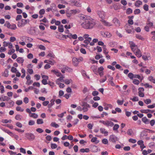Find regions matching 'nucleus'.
I'll use <instances>...</instances> for the list:
<instances>
[{"instance_id": "1", "label": "nucleus", "mask_w": 155, "mask_h": 155, "mask_svg": "<svg viewBox=\"0 0 155 155\" xmlns=\"http://www.w3.org/2000/svg\"><path fill=\"white\" fill-rule=\"evenodd\" d=\"M80 18L84 21V22L81 23V25L85 29H91L95 24L94 19L90 16L82 14L80 16Z\"/></svg>"}, {"instance_id": "2", "label": "nucleus", "mask_w": 155, "mask_h": 155, "mask_svg": "<svg viewBox=\"0 0 155 155\" xmlns=\"http://www.w3.org/2000/svg\"><path fill=\"white\" fill-rule=\"evenodd\" d=\"M4 26L9 29L12 30H15L17 28L15 24H11L8 21H6Z\"/></svg>"}, {"instance_id": "3", "label": "nucleus", "mask_w": 155, "mask_h": 155, "mask_svg": "<svg viewBox=\"0 0 155 155\" xmlns=\"http://www.w3.org/2000/svg\"><path fill=\"white\" fill-rule=\"evenodd\" d=\"M25 136L26 138L29 140L32 141L35 138V136L31 133H27L25 134Z\"/></svg>"}, {"instance_id": "4", "label": "nucleus", "mask_w": 155, "mask_h": 155, "mask_svg": "<svg viewBox=\"0 0 155 155\" xmlns=\"http://www.w3.org/2000/svg\"><path fill=\"white\" fill-rule=\"evenodd\" d=\"M99 122L102 123L104 125L107 127L109 126L112 127L114 124L113 122L110 121L108 120L106 121L100 120Z\"/></svg>"}, {"instance_id": "5", "label": "nucleus", "mask_w": 155, "mask_h": 155, "mask_svg": "<svg viewBox=\"0 0 155 155\" xmlns=\"http://www.w3.org/2000/svg\"><path fill=\"white\" fill-rule=\"evenodd\" d=\"M29 21L28 20L22 19L20 21L18 22L17 25L19 28L23 27Z\"/></svg>"}, {"instance_id": "6", "label": "nucleus", "mask_w": 155, "mask_h": 155, "mask_svg": "<svg viewBox=\"0 0 155 155\" xmlns=\"http://www.w3.org/2000/svg\"><path fill=\"white\" fill-rule=\"evenodd\" d=\"M132 51L138 57L140 58L142 56L141 52L140 50L137 48H135Z\"/></svg>"}, {"instance_id": "7", "label": "nucleus", "mask_w": 155, "mask_h": 155, "mask_svg": "<svg viewBox=\"0 0 155 155\" xmlns=\"http://www.w3.org/2000/svg\"><path fill=\"white\" fill-rule=\"evenodd\" d=\"M78 11L76 9L71 10L69 12L66 13L67 16L68 17H70L72 15H74L78 13Z\"/></svg>"}, {"instance_id": "8", "label": "nucleus", "mask_w": 155, "mask_h": 155, "mask_svg": "<svg viewBox=\"0 0 155 155\" xmlns=\"http://www.w3.org/2000/svg\"><path fill=\"white\" fill-rule=\"evenodd\" d=\"M97 14L99 16V17L101 19H104L105 17V13L103 11H97Z\"/></svg>"}, {"instance_id": "9", "label": "nucleus", "mask_w": 155, "mask_h": 155, "mask_svg": "<svg viewBox=\"0 0 155 155\" xmlns=\"http://www.w3.org/2000/svg\"><path fill=\"white\" fill-rule=\"evenodd\" d=\"M147 132H148V131H146V129L145 130L142 131L140 135V138L141 139H143L145 137L147 136Z\"/></svg>"}, {"instance_id": "10", "label": "nucleus", "mask_w": 155, "mask_h": 155, "mask_svg": "<svg viewBox=\"0 0 155 155\" xmlns=\"http://www.w3.org/2000/svg\"><path fill=\"white\" fill-rule=\"evenodd\" d=\"M71 5L73 6H75L77 7H80L81 6V4L76 1H71Z\"/></svg>"}, {"instance_id": "11", "label": "nucleus", "mask_w": 155, "mask_h": 155, "mask_svg": "<svg viewBox=\"0 0 155 155\" xmlns=\"http://www.w3.org/2000/svg\"><path fill=\"white\" fill-rule=\"evenodd\" d=\"M113 22L116 26L119 27L120 26V22L117 18H114L113 20Z\"/></svg>"}, {"instance_id": "12", "label": "nucleus", "mask_w": 155, "mask_h": 155, "mask_svg": "<svg viewBox=\"0 0 155 155\" xmlns=\"http://www.w3.org/2000/svg\"><path fill=\"white\" fill-rule=\"evenodd\" d=\"M129 44L130 45V47L132 51L134 50L135 48H137V45H136L132 41H130L129 42Z\"/></svg>"}, {"instance_id": "13", "label": "nucleus", "mask_w": 155, "mask_h": 155, "mask_svg": "<svg viewBox=\"0 0 155 155\" xmlns=\"http://www.w3.org/2000/svg\"><path fill=\"white\" fill-rule=\"evenodd\" d=\"M51 72L54 73L58 77H60L61 76H62L61 73L59 72L58 70H52L51 71Z\"/></svg>"}, {"instance_id": "14", "label": "nucleus", "mask_w": 155, "mask_h": 155, "mask_svg": "<svg viewBox=\"0 0 155 155\" xmlns=\"http://www.w3.org/2000/svg\"><path fill=\"white\" fill-rule=\"evenodd\" d=\"M72 60L73 64L74 66H76L79 64L77 58L75 57L73 58Z\"/></svg>"}, {"instance_id": "15", "label": "nucleus", "mask_w": 155, "mask_h": 155, "mask_svg": "<svg viewBox=\"0 0 155 155\" xmlns=\"http://www.w3.org/2000/svg\"><path fill=\"white\" fill-rule=\"evenodd\" d=\"M100 131L101 133L104 134L105 136H107L108 135V132L104 128H101L100 129Z\"/></svg>"}, {"instance_id": "16", "label": "nucleus", "mask_w": 155, "mask_h": 155, "mask_svg": "<svg viewBox=\"0 0 155 155\" xmlns=\"http://www.w3.org/2000/svg\"><path fill=\"white\" fill-rule=\"evenodd\" d=\"M101 21L102 22L104 25L107 26H112V25L110 23L106 21L104 19H101Z\"/></svg>"}, {"instance_id": "17", "label": "nucleus", "mask_w": 155, "mask_h": 155, "mask_svg": "<svg viewBox=\"0 0 155 155\" xmlns=\"http://www.w3.org/2000/svg\"><path fill=\"white\" fill-rule=\"evenodd\" d=\"M140 111L142 113H147L148 112H150L151 113H153L154 111L151 110L150 109H147V110H140Z\"/></svg>"}, {"instance_id": "18", "label": "nucleus", "mask_w": 155, "mask_h": 155, "mask_svg": "<svg viewBox=\"0 0 155 155\" xmlns=\"http://www.w3.org/2000/svg\"><path fill=\"white\" fill-rule=\"evenodd\" d=\"M16 61L18 63L21 64L22 65H23V63L24 60L23 58L19 57L17 58Z\"/></svg>"}, {"instance_id": "19", "label": "nucleus", "mask_w": 155, "mask_h": 155, "mask_svg": "<svg viewBox=\"0 0 155 155\" xmlns=\"http://www.w3.org/2000/svg\"><path fill=\"white\" fill-rule=\"evenodd\" d=\"M109 140L113 142H115L116 141V139L115 136L114 135L110 136Z\"/></svg>"}, {"instance_id": "20", "label": "nucleus", "mask_w": 155, "mask_h": 155, "mask_svg": "<svg viewBox=\"0 0 155 155\" xmlns=\"http://www.w3.org/2000/svg\"><path fill=\"white\" fill-rule=\"evenodd\" d=\"M142 4V2L140 0L137 1L135 3V5L137 7H139Z\"/></svg>"}, {"instance_id": "21", "label": "nucleus", "mask_w": 155, "mask_h": 155, "mask_svg": "<svg viewBox=\"0 0 155 155\" xmlns=\"http://www.w3.org/2000/svg\"><path fill=\"white\" fill-rule=\"evenodd\" d=\"M60 78H58L56 81V83H60L59 82V81L62 82H64V77H63V76H60Z\"/></svg>"}, {"instance_id": "22", "label": "nucleus", "mask_w": 155, "mask_h": 155, "mask_svg": "<svg viewBox=\"0 0 155 155\" xmlns=\"http://www.w3.org/2000/svg\"><path fill=\"white\" fill-rule=\"evenodd\" d=\"M54 101L55 100L53 99L51 100L50 101V104H48V108H51L54 105Z\"/></svg>"}, {"instance_id": "23", "label": "nucleus", "mask_w": 155, "mask_h": 155, "mask_svg": "<svg viewBox=\"0 0 155 155\" xmlns=\"http://www.w3.org/2000/svg\"><path fill=\"white\" fill-rule=\"evenodd\" d=\"M152 152V150L150 149H148L147 150H144L143 151L142 153L144 155H147V154L150 153Z\"/></svg>"}, {"instance_id": "24", "label": "nucleus", "mask_w": 155, "mask_h": 155, "mask_svg": "<svg viewBox=\"0 0 155 155\" xmlns=\"http://www.w3.org/2000/svg\"><path fill=\"white\" fill-rule=\"evenodd\" d=\"M142 121L145 124H147L149 123V120L146 117H143L142 118Z\"/></svg>"}, {"instance_id": "25", "label": "nucleus", "mask_w": 155, "mask_h": 155, "mask_svg": "<svg viewBox=\"0 0 155 155\" xmlns=\"http://www.w3.org/2000/svg\"><path fill=\"white\" fill-rule=\"evenodd\" d=\"M91 41V38H89L87 39H85L84 41V42L86 44V45H87L90 43V41Z\"/></svg>"}, {"instance_id": "26", "label": "nucleus", "mask_w": 155, "mask_h": 155, "mask_svg": "<svg viewBox=\"0 0 155 155\" xmlns=\"http://www.w3.org/2000/svg\"><path fill=\"white\" fill-rule=\"evenodd\" d=\"M23 118L22 116L20 114L16 115L15 117V118L17 120H20Z\"/></svg>"}, {"instance_id": "27", "label": "nucleus", "mask_w": 155, "mask_h": 155, "mask_svg": "<svg viewBox=\"0 0 155 155\" xmlns=\"http://www.w3.org/2000/svg\"><path fill=\"white\" fill-rule=\"evenodd\" d=\"M29 116L34 118L36 119L38 117V115L35 113H31V114H29Z\"/></svg>"}, {"instance_id": "28", "label": "nucleus", "mask_w": 155, "mask_h": 155, "mask_svg": "<svg viewBox=\"0 0 155 155\" xmlns=\"http://www.w3.org/2000/svg\"><path fill=\"white\" fill-rule=\"evenodd\" d=\"M135 37L137 39L142 41H143L145 39L141 35L139 34H136Z\"/></svg>"}, {"instance_id": "29", "label": "nucleus", "mask_w": 155, "mask_h": 155, "mask_svg": "<svg viewBox=\"0 0 155 155\" xmlns=\"http://www.w3.org/2000/svg\"><path fill=\"white\" fill-rule=\"evenodd\" d=\"M64 26L63 25H60L58 27V31L60 32H62L64 31Z\"/></svg>"}, {"instance_id": "30", "label": "nucleus", "mask_w": 155, "mask_h": 155, "mask_svg": "<svg viewBox=\"0 0 155 155\" xmlns=\"http://www.w3.org/2000/svg\"><path fill=\"white\" fill-rule=\"evenodd\" d=\"M111 36V34L108 32H105L104 33V36L107 38H110Z\"/></svg>"}, {"instance_id": "31", "label": "nucleus", "mask_w": 155, "mask_h": 155, "mask_svg": "<svg viewBox=\"0 0 155 155\" xmlns=\"http://www.w3.org/2000/svg\"><path fill=\"white\" fill-rule=\"evenodd\" d=\"M148 80L152 82L153 83H155V79L151 76H150L148 78Z\"/></svg>"}, {"instance_id": "32", "label": "nucleus", "mask_w": 155, "mask_h": 155, "mask_svg": "<svg viewBox=\"0 0 155 155\" xmlns=\"http://www.w3.org/2000/svg\"><path fill=\"white\" fill-rule=\"evenodd\" d=\"M82 107H85L88 108H89L90 107L89 104L85 102H82Z\"/></svg>"}, {"instance_id": "33", "label": "nucleus", "mask_w": 155, "mask_h": 155, "mask_svg": "<svg viewBox=\"0 0 155 155\" xmlns=\"http://www.w3.org/2000/svg\"><path fill=\"white\" fill-rule=\"evenodd\" d=\"M50 125L51 127H55V128H58L59 127V126L58 124H56L55 122H52Z\"/></svg>"}, {"instance_id": "34", "label": "nucleus", "mask_w": 155, "mask_h": 155, "mask_svg": "<svg viewBox=\"0 0 155 155\" xmlns=\"http://www.w3.org/2000/svg\"><path fill=\"white\" fill-rule=\"evenodd\" d=\"M33 39L30 38L26 37L25 38V41L26 42H31Z\"/></svg>"}, {"instance_id": "35", "label": "nucleus", "mask_w": 155, "mask_h": 155, "mask_svg": "<svg viewBox=\"0 0 155 155\" xmlns=\"http://www.w3.org/2000/svg\"><path fill=\"white\" fill-rule=\"evenodd\" d=\"M127 134L129 135H131L133 134V130L131 129H129L128 130Z\"/></svg>"}, {"instance_id": "36", "label": "nucleus", "mask_w": 155, "mask_h": 155, "mask_svg": "<svg viewBox=\"0 0 155 155\" xmlns=\"http://www.w3.org/2000/svg\"><path fill=\"white\" fill-rule=\"evenodd\" d=\"M124 102V100L123 99L122 100H120L119 99L117 100V102L118 105H122Z\"/></svg>"}, {"instance_id": "37", "label": "nucleus", "mask_w": 155, "mask_h": 155, "mask_svg": "<svg viewBox=\"0 0 155 155\" xmlns=\"http://www.w3.org/2000/svg\"><path fill=\"white\" fill-rule=\"evenodd\" d=\"M134 78H137L141 81L143 79V78H141V76L138 74H134Z\"/></svg>"}, {"instance_id": "38", "label": "nucleus", "mask_w": 155, "mask_h": 155, "mask_svg": "<svg viewBox=\"0 0 155 155\" xmlns=\"http://www.w3.org/2000/svg\"><path fill=\"white\" fill-rule=\"evenodd\" d=\"M119 127V126L117 124H115L113 127V130L114 131H117Z\"/></svg>"}, {"instance_id": "39", "label": "nucleus", "mask_w": 155, "mask_h": 155, "mask_svg": "<svg viewBox=\"0 0 155 155\" xmlns=\"http://www.w3.org/2000/svg\"><path fill=\"white\" fill-rule=\"evenodd\" d=\"M44 123L42 119H38L37 120V123L38 124H43Z\"/></svg>"}, {"instance_id": "40", "label": "nucleus", "mask_w": 155, "mask_h": 155, "mask_svg": "<svg viewBox=\"0 0 155 155\" xmlns=\"http://www.w3.org/2000/svg\"><path fill=\"white\" fill-rule=\"evenodd\" d=\"M132 12V9L130 8H128L126 10V13L128 15H129Z\"/></svg>"}, {"instance_id": "41", "label": "nucleus", "mask_w": 155, "mask_h": 155, "mask_svg": "<svg viewBox=\"0 0 155 155\" xmlns=\"http://www.w3.org/2000/svg\"><path fill=\"white\" fill-rule=\"evenodd\" d=\"M91 68L93 71L94 72H96L97 71V66L95 65H92L91 67Z\"/></svg>"}, {"instance_id": "42", "label": "nucleus", "mask_w": 155, "mask_h": 155, "mask_svg": "<svg viewBox=\"0 0 155 155\" xmlns=\"http://www.w3.org/2000/svg\"><path fill=\"white\" fill-rule=\"evenodd\" d=\"M130 100H132L133 101H139V99L137 97L134 96L133 98H130Z\"/></svg>"}, {"instance_id": "43", "label": "nucleus", "mask_w": 155, "mask_h": 155, "mask_svg": "<svg viewBox=\"0 0 155 155\" xmlns=\"http://www.w3.org/2000/svg\"><path fill=\"white\" fill-rule=\"evenodd\" d=\"M16 110L17 111H20L21 112H23L24 111V110L23 108H21L19 106H17L16 108Z\"/></svg>"}, {"instance_id": "44", "label": "nucleus", "mask_w": 155, "mask_h": 155, "mask_svg": "<svg viewBox=\"0 0 155 155\" xmlns=\"http://www.w3.org/2000/svg\"><path fill=\"white\" fill-rule=\"evenodd\" d=\"M134 74L132 73H130L128 74V77L130 79H133L134 78Z\"/></svg>"}, {"instance_id": "45", "label": "nucleus", "mask_w": 155, "mask_h": 155, "mask_svg": "<svg viewBox=\"0 0 155 155\" xmlns=\"http://www.w3.org/2000/svg\"><path fill=\"white\" fill-rule=\"evenodd\" d=\"M71 81H72V80L71 79L69 80L68 79H65L64 82L66 84H69Z\"/></svg>"}, {"instance_id": "46", "label": "nucleus", "mask_w": 155, "mask_h": 155, "mask_svg": "<svg viewBox=\"0 0 155 155\" xmlns=\"http://www.w3.org/2000/svg\"><path fill=\"white\" fill-rule=\"evenodd\" d=\"M144 103L147 104H148L151 102V100L150 99H147L144 100Z\"/></svg>"}, {"instance_id": "47", "label": "nucleus", "mask_w": 155, "mask_h": 155, "mask_svg": "<svg viewBox=\"0 0 155 155\" xmlns=\"http://www.w3.org/2000/svg\"><path fill=\"white\" fill-rule=\"evenodd\" d=\"M15 52V50L14 49H12L8 51V54L9 55H11Z\"/></svg>"}, {"instance_id": "48", "label": "nucleus", "mask_w": 155, "mask_h": 155, "mask_svg": "<svg viewBox=\"0 0 155 155\" xmlns=\"http://www.w3.org/2000/svg\"><path fill=\"white\" fill-rule=\"evenodd\" d=\"M133 82L135 84L138 85L140 83V81L137 79H134L133 80Z\"/></svg>"}, {"instance_id": "49", "label": "nucleus", "mask_w": 155, "mask_h": 155, "mask_svg": "<svg viewBox=\"0 0 155 155\" xmlns=\"http://www.w3.org/2000/svg\"><path fill=\"white\" fill-rule=\"evenodd\" d=\"M148 5L147 4H145L143 6V8L145 11H147L149 10Z\"/></svg>"}, {"instance_id": "50", "label": "nucleus", "mask_w": 155, "mask_h": 155, "mask_svg": "<svg viewBox=\"0 0 155 155\" xmlns=\"http://www.w3.org/2000/svg\"><path fill=\"white\" fill-rule=\"evenodd\" d=\"M128 141L129 142L131 143H135L136 142L137 140L135 139H130Z\"/></svg>"}, {"instance_id": "51", "label": "nucleus", "mask_w": 155, "mask_h": 155, "mask_svg": "<svg viewBox=\"0 0 155 155\" xmlns=\"http://www.w3.org/2000/svg\"><path fill=\"white\" fill-rule=\"evenodd\" d=\"M134 14L135 15H136V14H139L140 12V9L138 8V9H136L134 11Z\"/></svg>"}, {"instance_id": "52", "label": "nucleus", "mask_w": 155, "mask_h": 155, "mask_svg": "<svg viewBox=\"0 0 155 155\" xmlns=\"http://www.w3.org/2000/svg\"><path fill=\"white\" fill-rule=\"evenodd\" d=\"M27 71L30 74H32L33 73V71L32 69L30 68H28L27 69Z\"/></svg>"}, {"instance_id": "53", "label": "nucleus", "mask_w": 155, "mask_h": 155, "mask_svg": "<svg viewBox=\"0 0 155 155\" xmlns=\"http://www.w3.org/2000/svg\"><path fill=\"white\" fill-rule=\"evenodd\" d=\"M23 101L25 104L28 103L29 102V99L28 97H25L23 99Z\"/></svg>"}, {"instance_id": "54", "label": "nucleus", "mask_w": 155, "mask_h": 155, "mask_svg": "<svg viewBox=\"0 0 155 155\" xmlns=\"http://www.w3.org/2000/svg\"><path fill=\"white\" fill-rule=\"evenodd\" d=\"M51 147L52 149H55L57 147V145L55 143H51Z\"/></svg>"}, {"instance_id": "55", "label": "nucleus", "mask_w": 155, "mask_h": 155, "mask_svg": "<svg viewBox=\"0 0 155 155\" xmlns=\"http://www.w3.org/2000/svg\"><path fill=\"white\" fill-rule=\"evenodd\" d=\"M0 87L1 93L2 94H3L5 92L4 87V86L3 85L0 86Z\"/></svg>"}, {"instance_id": "56", "label": "nucleus", "mask_w": 155, "mask_h": 155, "mask_svg": "<svg viewBox=\"0 0 155 155\" xmlns=\"http://www.w3.org/2000/svg\"><path fill=\"white\" fill-rule=\"evenodd\" d=\"M65 68L66 71L69 72H71L72 71V69L70 68L67 67H65Z\"/></svg>"}, {"instance_id": "57", "label": "nucleus", "mask_w": 155, "mask_h": 155, "mask_svg": "<svg viewBox=\"0 0 155 155\" xmlns=\"http://www.w3.org/2000/svg\"><path fill=\"white\" fill-rule=\"evenodd\" d=\"M28 124L29 125H32L35 124V122L33 120H30L28 122Z\"/></svg>"}, {"instance_id": "58", "label": "nucleus", "mask_w": 155, "mask_h": 155, "mask_svg": "<svg viewBox=\"0 0 155 155\" xmlns=\"http://www.w3.org/2000/svg\"><path fill=\"white\" fill-rule=\"evenodd\" d=\"M102 143L104 144H107L108 143V140L106 139H104L102 140Z\"/></svg>"}, {"instance_id": "59", "label": "nucleus", "mask_w": 155, "mask_h": 155, "mask_svg": "<svg viewBox=\"0 0 155 155\" xmlns=\"http://www.w3.org/2000/svg\"><path fill=\"white\" fill-rule=\"evenodd\" d=\"M11 71L13 73H15L17 71V70L16 68L14 67H12L11 68Z\"/></svg>"}, {"instance_id": "60", "label": "nucleus", "mask_w": 155, "mask_h": 155, "mask_svg": "<svg viewBox=\"0 0 155 155\" xmlns=\"http://www.w3.org/2000/svg\"><path fill=\"white\" fill-rule=\"evenodd\" d=\"M58 7L60 9H61L64 8L65 7V6L64 5L59 4L58 5Z\"/></svg>"}, {"instance_id": "61", "label": "nucleus", "mask_w": 155, "mask_h": 155, "mask_svg": "<svg viewBox=\"0 0 155 155\" xmlns=\"http://www.w3.org/2000/svg\"><path fill=\"white\" fill-rule=\"evenodd\" d=\"M39 48L41 50H45V47L42 45H40L39 46Z\"/></svg>"}, {"instance_id": "62", "label": "nucleus", "mask_w": 155, "mask_h": 155, "mask_svg": "<svg viewBox=\"0 0 155 155\" xmlns=\"http://www.w3.org/2000/svg\"><path fill=\"white\" fill-rule=\"evenodd\" d=\"M22 103L23 102L22 100H19L17 101H16V103L18 105H19L21 104H22Z\"/></svg>"}, {"instance_id": "63", "label": "nucleus", "mask_w": 155, "mask_h": 155, "mask_svg": "<svg viewBox=\"0 0 155 155\" xmlns=\"http://www.w3.org/2000/svg\"><path fill=\"white\" fill-rule=\"evenodd\" d=\"M22 18V16L21 15H18L16 17V20L17 21H18L20 19H21Z\"/></svg>"}, {"instance_id": "64", "label": "nucleus", "mask_w": 155, "mask_h": 155, "mask_svg": "<svg viewBox=\"0 0 155 155\" xmlns=\"http://www.w3.org/2000/svg\"><path fill=\"white\" fill-rule=\"evenodd\" d=\"M121 3L124 5H126L127 4V2L125 0H121Z\"/></svg>"}]
</instances>
